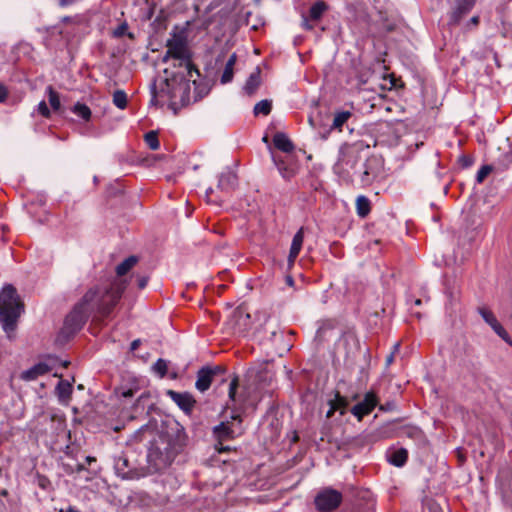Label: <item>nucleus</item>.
I'll list each match as a JSON object with an SVG mask.
<instances>
[{
    "label": "nucleus",
    "mask_w": 512,
    "mask_h": 512,
    "mask_svg": "<svg viewBox=\"0 0 512 512\" xmlns=\"http://www.w3.org/2000/svg\"><path fill=\"white\" fill-rule=\"evenodd\" d=\"M188 437L184 427L176 420L163 422L157 438L151 443L147 460L154 471H161L174 461L186 447Z\"/></svg>",
    "instance_id": "1"
},
{
    "label": "nucleus",
    "mask_w": 512,
    "mask_h": 512,
    "mask_svg": "<svg viewBox=\"0 0 512 512\" xmlns=\"http://www.w3.org/2000/svg\"><path fill=\"white\" fill-rule=\"evenodd\" d=\"M166 78L163 80L160 89L158 90L155 83L151 87V104H157L159 98H167L172 104H180L185 106L190 103V82L196 83V79L192 80L187 72L186 74L180 72H170L169 69H164Z\"/></svg>",
    "instance_id": "2"
},
{
    "label": "nucleus",
    "mask_w": 512,
    "mask_h": 512,
    "mask_svg": "<svg viewBox=\"0 0 512 512\" xmlns=\"http://www.w3.org/2000/svg\"><path fill=\"white\" fill-rule=\"evenodd\" d=\"M127 281L124 279L115 280L109 286L95 285L89 288L86 293H92L91 299L87 302V307L91 308V313L98 320L108 318L115 306L120 301Z\"/></svg>",
    "instance_id": "3"
},
{
    "label": "nucleus",
    "mask_w": 512,
    "mask_h": 512,
    "mask_svg": "<svg viewBox=\"0 0 512 512\" xmlns=\"http://www.w3.org/2000/svg\"><path fill=\"white\" fill-rule=\"evenodd\" d=\"M22 308L23 304L15 287L11 284L5 285L0 292V322L6 333L15 330Z\"/></svg>",
    "instance_id": "4"
},
{
    "label": "nucleus",
    "mask_w": 512,
    "mask_h": 512,
    "mask_svg": "<svg viewBox=\"0 0 512 512\" xmlns=\"http://www.w3.org/2000/svg\"><path fill=\"white\" fill-rule=\"evenodd\" d=\"M368 146L365 147L363 143L357 142L354 144H345L340 149V155L335 169L342 174L349 175L350 172L358 174V164L363 161L364 153L367 151Z\"/></svg>",
    "instance_id": "5"
},
{
    "label": "nucleus",
    "mask_w": 512,
    "mask_h": 512,
    "mask_svg": "<svg viewBox=\"0 0 512 512\" xmlns=\"http://www.w3.org/2000/svg\"><path fill=\"white\" fill-rule=\"evenodd\" d=\"M166 47L169 54L173 55V59L178 61L174 67H184L190 76L192 73H195L197 77L200 76L198 68L192 62V53L184 37L174 34L171 39L167 40Z\"/></svg>",
    "instance_id": "6"
},
{
    "label": "nucleus",
    "mask_w": 512,
    "mask_h": 512,
    "mask_svg": "<svg viewBox=\"0 0 512 512\" xmlns=\"http://www.w3.org/2000/svg\"><path fill=\"white\" fill-rule=\"evenodd\" d=\"M92 293H85L82 298L74 305L72 311L66 316L62 332L68 336L74 335L85 325L92 315L91 308L87 307V302L91 299Z\"/></svg>",
    "instance_id": "7"
},
{
    "label": "nucleus",
    "mask_w": 512,
    "mask_h": 512,
    "mask_svg": "<svg viewBox=\"0 0 512 512\" xmlns=\"http://www.w3.org/2000/svg\"><path fill=\"white\" fill-rule=\"evenodd\" d=\"M235 421L240 425L242 419L240 415H233L232 421H222L212 429L213 437L216 441L215 449L219 452H227L230 450L229 446H224L223 442L230 441L236 436V424Z\"/></svg>",
    "instance_id": "8"
},
{
    "label": "nucleus",
    "mask_w": 512,
    "mask_h": 512,
    "mask_svg": "<svg viewBox=\"0 0 512 512\" xmlns=\"http://www.w3.org/2000/svg\"><path fill=\"white\" fill-rule=\"evenodd\" d=\"M225 374L226 368L224 366H204L197 372L195 387L198 391L205 392L210 388L213 381L224 383L226 381Z\"/></svg>",
    "instance_id": "9"
},
{
    "label": "nucleus",
    "mask_w": 512,
    "mask_h": 512,
    "mask_svg": "<svg viewBox=\"0 0 512 512\" xmlns=\"http://www.w3.org/2000/svg\"><path fill=\"white\" fill-rule=\"evenodd\" d=\"M314 502L320 512H331L340 506L342 494L335 489L326 488L317 494Z\"/></svg>",
    "instance_id": "10"
},
{
    "label": "nucleus",
    "mask_w": 512,
    "mask_h": 512,
    "mask_svg": "<svg viewBox=\"0 0 512 512\" xmlns=\"http://www.w3.org/2000/svg\"><path fill=\"white\" fill-rule=\"evenodd\" d=\"M364 162L359 169V177L363 185H370L379 172V159L376 156H364Z\"/></svg>",
    "instance_id": "11"
},
{
    "label": "nucleus",
    "mask_w": 512,
    "mask_h": 512,
    "mask_svg": "<svg viewBox=\"0 0 512 512\" xmlns=\"http://www.w3.org/2000/svg\"><path fill=\"white\" fill-rule=\"evenodd\" d=\"M478 313L483 320L492 328V330L507 344L512 346V339L504 327L499 323L494 313L486 307H478Z\"/></svg>",
    "instance_id": "12"
},
{
    "label": "nucleus",
    "mask_w": 512,
    "mask_h": 512,
    "mask_svg": "<svg viewBox=\"0 0 512 512\" xmlns=\"http://www.w3.org/2000/svg\"><path fill=\"white\" fill-rule=\"evenodd\" d=\"M476 0H455V7L449 13L450 26H457L462 19L472 10Z\"/></svg>",
    "instance_id": "13"
},
{
    "label": "nucleus",
    "mask_w": 512,
    "mask_h": 512,
    "mask_svg": "<svg viewBox=\"0 0 512 512\" xmlns=\"http://www.w3.org/2000/svg\"><path fill=\"white\" fill-rule=\"evenodd\" d=\"M272 160L284 179L290 180L296 175L298 166L293 159L272 153Z\"/></svg>",
    "instance_id": "14"
},
{
    "label": "nucleus",
    "mask_w": 512,
    "mask_h": 512,
    "mask_svg": "<svg viewBox=\"0 0 512 512\" xmlns=\"http://www.w3.org/2000/svg\"><path fill=\"white\" fill-rule=\"evenodd\" d=\"M166 394L183 412L186 414L192 412L196 401L190 393L167 390Z\"/></svg>",
    "instance_id": "15"
},
{
    "label": "nucleus",
    "mask_w": 512,
    "mask_h": 512,
    "mask_svg": "<svg viewBox=\"0 0 512 512\" xmlns=\"http://www.w3.org/2000/svg\"><path fill=\"white\" fill-rule=\"evenodd\" d=\"M377 405V397L373 392L365 394L364 399L357 403L352 409L351 413L361 420L364 416L370 414Z\"/></svg>",
    "instance_id": "16"
},
{
    "label": "nucleus",
    "mask_w": 512,
    "mask_h": 512,
    "mask_svg": "<svg viewBox=\"0 0 512 512\" xmlns=\"http://www.w3.org/2000/svg\"><path fill=\"white\" fill-rule=\"evenodd\" d=\"M237 183V175L228 170L220 174L217 187L221 191L229 193L237 187Z\"/></svg>",
    "instance_id": "17"
},
{
    "label": "nucleus",
    "mask_w": 512,
    "mask_h": 512,
    "mask_svg": "<svg viewBox=\"0 0 512 512\" xmlns=\"http://www.w3.org/2000/svg\"><path fill=\"white\" fill-rule=\"evenodd\" d=\"M335 327H336L335 320H332V319L322 320L319 323V327H318L316 335H315V341H317L318 343L327 341L330 338Z\"/></svg>",
    "instance_id": "18"
},
{
    "label": "nucleus",
    "mask_w": 512,
    "mask_h": 512,
    "mask_svg": "<svg viewBox=\"0 0 512 512\" xmlns=\"http://www.w3.org/2000/svg\"><path fill=\"white\" fill-rule=\"evenodd\" d=\"M51 368L44 362H39L31 368L21 373V379L25 381H32L37 379L39 376L49 373Z\"/></svg>",
    "instance_id": "19"
},
{
    "label": "nucleus",
    "mask_w": 512,
    "mask_h": 512,
    "mask_svg": "<svg viewBox=\"0 0 512 512\" xmlns=\"http://www.w3.org/2000/svg\"><path fill=\"white\" fill-rule=\"evenodd\" d=\"M261 85V69L256 67L255 70L249 75L245 82L243 91L246 95L252 96L256 93Z\"/></svg>",
    "instance_id": "20"
},
{
    "label": "nucleus",
    "mask_w": 512,
    "mask_h": 512,
    "mask_svg": "<svg viewBox=\"0 0 512 512\" xmlns=\"http://www.w3.org/2000/svg\"><path fill=\"white\" fill-rule=\"evenodd\" d=\"M304 240V228L301 227L294 235L288 255L289 264H293L298 257Z\"/></svg>",
    "instance_id": "21"
},
{
    "label": "nucleus",
    "mask_w": 512,
    "mask_h": 512,
    "mask_svg": "<svg viewBox=\"0 0 512 512\" xmlns=\"http://www.w3.org/2000/svg\"><path fill=\"white\" fill-rule=\"evenodd\" d=\"M273 144L278 150L285 153H291L295 148L292 141L283 132H277L273 136Z\"/></svg>",
    "instance_id": "22"
},
{
    "label": "nucleus",
    "mask_w": 512,
    "mask_h": 512,
    "mask_svg": "<svg viewBox=\"0 0 512 512\" xmlns=\"http://www.w3.org/2000/svg\"><path fill=\"white\" fill-rule=\"evenodd\" d=\"M352 116H353L352 112H350L348 110L337 111L334 114L332 124H331L327 134L329 132H331L332 130H337V131L341 132L343 130V126L348 122V120Z\"/></svg>",
    "instance_id": "23"
},
{
    "label": "nucleus",
    "mask_w": 512,
    "mask_h": 512,
    "mask_svg": "<svg viewBox=\"0 0 512 512\" xmlns=\"http://www.w3.org/2000/svg\"><path fill=\"white\" fill-rule=\"evenodd\" d=\"M72 384L67 380H61L56 386V394L61 402H66L72 394Z\"/></svg>",
    "instance_id": "24"
},
{
    "label": "nucleus",
    "mask_w": 512,
    "mask_h": 512,
    "mask_svg": "<svg viewBox=\"0 0 512 512\" xmlns=\"http://www.w3.org/2000/svg\"><path fill=\"white\" fill-rule=\"evenodd\" d=\"M407 459H408V452L404 448L394 450L388 456V461L396 467H402L407 462Z\"/></svg>",
    "instance_id": "25"
},
{
    "label": "nucleus",
    "mask_w": 512,
    "mask_h": 512,
    "mask_svg": "<svg viewBox=\"0 0 512 512\" xmlns=\"http://www.w3.org/2000/svg\"><path fill=\"white\" fill-rule=\"evenodd\" d=\"M327 9V4L324 1L319 0L310 7L308 17L312 21H318Z\"/></svg>",
    "instance_id": "26"
},
{
    "label": "nucleus",
    "mask_w": 512,
    "mask_h": 512,
    "mask_svg": "<svg viewBox=\"0 0 512 512\" xmlns=\"http://www.w3.org/2000/svg\"><path fill=\"white\" fill-rule=\"evenodd\" d=\"M371 210L370 200L363 195H360L356 199V211L359 217L365 218Z\"/></svg>",
    "instance_id": "27"
},
{
    "label": "nucleus",
    "mask_w": 512,
    "mask_h": 512,
    "mask_svg": "<svg viewBox=\"0 0 512 512\" xmlns=\"http://www.w3.org/2000/svg\"><path fill=\"white\" fill-rule=\"evenodd\" d=\"M236 60H237V56L235 53H233L228 61L226 62V65H225V68H224V71H223V74L221 76V83L222 84H226V83H229L232 81L233 79V67L236 63Z\"/></svg>",
    "instance_id": "28"
},
{
    "label": "nucleus",
    "mask_w": 512,
    "mask_h": 512,
    "mask_svg": "<svg viewBox=\"0 0 512 512\" xmlns=\"http://www.w3.org/2000/svg\"><path fill=\"white\" fill-rule=\"evenodd\" d=\"M138 262V258L134 255L129 256L124 261H122L120 264L116 267V274L117 276H124L126 275Z\"/></svg>",
    "instance_id": "29"
},
{
    "label": "nucleus",
    "mask_w": 512,
    "mask_h": 512,
    "mask_svg": "<svg viewBox=\"0 0 512 512\" xmlns=\"http://www.w3.org/2000/svg\"><path fill=\"white\" fill-rule=\"evenodd\" d=\"M272 110V101L268 99H264L259 101L253 109V113L255 116H258L260 114L267 116L270 114Z\"/></svg>",
    "instance_id": "30"
},
{
    "label": "nucleus",
    "mask_w": 512,
    "mask_h": 512,
    "mask_svg": "<svg viewBox=\"0 0 512 512\" xmlns=\"http://www.w3.org/2000/svg\"><path fill=\"white\" fill-rule=\"evenodd\" d=\"M47 93H48L49 104H50L51 108L55 112H60L61 111V102H60V97H59L58 92L55 91L52 86H48Z\"/></svg>",
    "instance_id": "31"
},
{
    "label": "nucleus",
    "mask_w": 512,
    "mask_h": 512,
    "mask_svg": "<svg viewBox=\"0 0 512 512\" xmlns=\"http://www.w3.org/2000/svg\"><path fill=\"white\" fill-rule=\"evenodd\" d=\"M71 110L85 121H89L91 118V110L86 104L77 102Z\"/></svg>",
    "instance_id": "32"
},
{
    "label": "nucleus",
    "mask_w": 512,
    "mask_h": 512,
    "mask_svg": "<svg viewBox=\"0 0 512 512\" xmlns=\"http://www.w3.org/2000/svg\"><path fill=\"white\" fill-rule=\"evenodd\" d=\"M145 143L151 150H158L160 147V142L158 139V133L156 131H149L144 136Z\"/></svg>",
    "instance_id": "33"
},
{
    "label": "nucleus",
    "mask_w": 512,
    "mask_h": 512,
    "mask_svg": "<svg viewBox=\"0 0 512 512\" xmlns=\"http://www.w3.org/2000/svg\"><path fill=\"white\" fill-rule=\"evenodd\" d=\"M127 95L123 90H116L113 93V104L119 109H125L127 107Z\"/></svg>",
    "instance_id": "34"
},
{
    "label": "nucleus",
    "mask_w": 512,
    "mask_h": 512,
    "mask_svg": "<svg viewBox=\"0 0 512 512\" xmlns=\"http://www.w3.org/2000/svg\"><path fill=\"white\" fill-rule=\"evenodd\" d=\"M329 403H330V409L326 413L327 418H330L333 415L335 410H337L341 407H345L346 400L344 398H342L339 394H336L335 401L330 400Z\"/></svg>",
    "instance_id": "35"
},
{
    "label": "nucleus",
    "mask_w": 512,
    "mask_h": 512,
    "mask_svg": "<svg viewBox=\"0 0 512 512\" xmlns=\"http://www.w3.org/2000/svg\"><path fill=\"white\" fill-rule=\"evenodd\" d=\"M128 466V459L124 457H120L115 461V469L118 475H121L123 478L128 476V471L126 468Z\"/></svg>",
    "instance_id": "36"
},
{
    "label": "nucleus",
    "mask_w": 512,
    "mask_h": 512,
    "mask_svg": "<svg viewBox=\"0 0 512 512\" xmlns=\"http://www.w3.org/2000/svg\"><path fill=\"white\" fill-rule=\"evenodd\" d=\"M153 370L159 374L161 378L165 377L168 371V362L162 358H159L153 365Z\"/></svg>",
    "instance_id": "37"
},
{
    "label": "nucleus",
    "mask_w": 512,
    "mask_h": 512,
    "mask_svg": "<svg viewBox=\"0 0 512 512\" xmlns=\"http://www.w3.org/2000/svg\"><path fill=\"white\" fill-rule=\"evenodd\" d=\"M493 166L492 165H483L476 175V181L478 183H482L484 179L492 172Z\"/></svg>",
    "instance_id": "38"
},
{
    "label": "nucleus",
    "mask_w": 512,
    "mask_h": 512,
    "mask_svg": "<svg viewBox=\"0 0 512 512\" xmlns=\"http://www.w3.org/2000/svg\"><path fill=\"white\" fill-rule=\"evenodd\" d=\"M238 377L237 376H234L232 378V380L230 381V384H229V398L231 400H235V395H236V391H237V388H238Z\"/></svg>",
    "instance_id": "39"
},
{
    "label": "nucleus",
    "mask_w": 512,
    "mask_h": 512,
    "mask_svg": "<svg viewBox=\"0 0 512 512\" xmlns=\"http://www.w3.org/2000/svg\"><path fill=\"white\" fill-rule=\"evenodd\" d=\"M458 161L463 168H468L474 163L473 157L469 155H461Z\"/></svg>",
    "instance_id": "40"
},
{
    "label": "nucleus",
    "mask_w": 512,
    "mask_h": 512,
    "mask_svg": "<svg viewBox=\"0 0 512 512\" xmlns=\"http://www.w3.org/2000/svg\"><path fill=\"white\" fill-rule=\"evenodd\" d=\"M38 112L41 114L44 118H49L51 115V112L46 104L45 101H41L38 104Z\"/></svg>",
    "instance_id": "41"
},
{
    "label": "nucleus",
    "mask_w": 512,
    "mask_h": 512,
    "mask_svg": "<svg viewBox=\"0 0 512 512\" xmlns=\"http://www.w3.org/2000/svg\"><path fill=\"white\" fill-rule=\"evenodd\" d=\"M310 21L311 20L309 19V17L303 15L302 16V24H301L302 28L305 29V30H312V29H314V25L311 24Z\"/></svg>",
    "instance_id": "42"
},
{
    "label": "nucleus",
    "mask_w": 512,
    "mask_h": 512,
    "mask_svg": "<svg viewBox=\"0 0 512 512\" xmlns=\"http://www.w3.org/2000/svg\"><path fill=\"white\" fill-rule=\"evenodd\" d=\"M148 277L147 276H139L137 278V286L139 289H144L147 286L148 283Z\"/></svg>",
    "instance_id": "43"
},
{
    "label": "nucleus",
    "mask_w": 512,
    "mask_h": 512,
    "mask_svg": "<svg viewBox=\"0 0 512 512\" xmlns=\"http://www.w3.org/2000/svg\"><path fill=\"white\" fill-rule=\"evenodd\" d=\"M49 484H50V481H49V479L47 477H45V476H39L38 477V485L42 489H46Z\"/></svg>",
    "instance_id": "44"
},
{
    "label": "nucleus",
    "mask_w": 512,
    "mask_h": 512,
    "mask_svg": "<svg viewBox=\"0 0 512 512\" xmlns=\"http://www.w3.org/2000/svg\"><path fill=\"white\" fill-rule=\"evenodd\" d=\"M504 160L506 161V163L503 164L502 170H506L508 166L512 163V151L504 155Z\"/></svg>",
    "instance_id": "45"
},
{
    "label": "nucleus",
    "mask_w": 512,
    "mask_h": 512,
    "mask_svg": "<svg viewBox=\"0 0 512 512\" xmlns=\"http://www.w3.org/2000/svg\"><path fill=\"white\" fill-rule=\"evenodd\" d=\"M8 97V91L4 85L0 84V103L4 102Z\"/></svg>",
    "instance_id": "46"
},
{
    "label": "nucleus",
    "mask_w": 512,
    "mask_h": 512,
    "mask_svg": "<svg viewBox=\"0 0 512 512\" xmlns=\"http://www.w3.org/2000/svg\"><path fill=\"white\" fill-rule=\"evenodd\" d=\"M62 23H77V17L65 16L61 19Z\"/></svg>",
    "instance_id": "47"
},
{
    "label": "nucleus",
    "mask_w": 512,
    "mask_h": 512,
    "mask_svg": "<svg viewBox=\"0 0 512 512\" xmlns=\"http://www.w3.org/2000/svg\"><path fill=\"white\" fill-rule=\"evenodd\" d=\"M141 344V340L140 339H135L131 342L130 344V350L131 351H135L136 349H138V347L140 346Z\"/></svg>",
    "instance_id": "48"
},
{
    "label": "nucleus",
    "mask_w": 512,
    "mask_h": 512,
    "mask_svg": "<svg viewBox=\"0 0 512 512\" xmlns=\"http://www.w3.org/2000/svg\"><path fill=\"white\" fill-rule=\"evenodd\" d=\"M479 21H480V18L479 16H473L469 22L467 23V26L469 25H473V26H477L479 24Z\"/></svg>",
    "instance_id": "49"
},
{
    "label": "nucleus",
    "mask_w": 512,
    "mask_h": 512,
    "mask_svg": "<svg viewBox=\"0 0 512 512\" xmlns=\"http://www.w3.org/2000/svg\"><path fill=\"white\" fill-rule=\"evenodd\" d=\"M76 0H59V5L61 7H66L68 5H71L75 2Z\"/></svg>",
    "instance_id": "50"
},
{
    "label": "nucleus",
    "mask_w": 512,
    "mask_h": 512,
    "mask_svg": "<svg viewBox=\"0 0 512 512\" xmlns=\"http://www.w3.org/2000/svg\"><path fill=\"white\" fill-rule=\"evenodd\" d=\"M170 59H173V55H170L169 50L167 49V51L165 52V54L162 57V62L167 63Z\"/></svg>",
    "instance_id": "51"
},
{
    "label": "nucleus",
    "mask_w": 512,
    "mask_h": 512,
    "mask_svg": "<svg viewBox=\"0 0 512 512\" xmlns=\"http://www.w3.org/2000/svg\"><path fill=\"white\" fill-rule=\"evenodd\" d=\"M126 29V25H121L118 27V29L115 31L116 36H122L124 34V30Z\"/></svg>",
    "instance_id": "52"
},
{
    "label": "nucleus",
    "mask_w": 512,
    "mask_h": 512,
    "mask_svg": "<svg viewBox=\"0 0 512 512\" xmlns=\"http://www.w3.org/2000/svg\"><path fill=\"white\" fill-rule=\"evenodd\" d=\"M393 360H394V354H393V353H391V354H389V355L387 356V358H386V363H387V365L391 364V363L393 362Z\"/></svg>",
    "instance_id": "53"
},
{
    "label": "nucleus",
    "mask_w": 512,
    "mask_h": 512,
    "mask_svg": "<svg viewBox=\"0 0 512 512\" xmlns=\"http://www.w3.org/2000/svg\"><path fill=\"white\" fill-rule=\"evenodd\" d=\"M132 395H133V391L130 390V389L125 391V392H123V396L124 397H132Z\"/></svg>",
    "instance_id": "54"
},
{
    "label": "nucleus",
    "mask_w": 512,
    "mask_h": 512,
    "mask_svg": "<svg viewBox=\"0 0 512 512\" xmlns=\"http://www.w3.org/2000/svg\"><path fill=\"white\" fill-rule=\"evenodd\" d=\"M212 193H213V189H212V188H209V189H207V191H206V196H207V197H210V195H211Z\"/></svg>",
    "instance_id": "55"
},
{
    "label": "nucleus",
    "mask_w": 512,
    "mask_h": 512,
    "mask_svg": "<svg viewBox=\"0 0 512 512\" xmlns=\"http://www.w3.org/2000/svg\"><path fill=\"white\" fill-rule=\"evenodd\" d=\"M287 281H288L289 284H292L293 283L292 277H288Z\"/></svg>",
    "instance_id": "56"
},
{
    "label": "nucleus",
    "mask_w": 512,
    "mask_h": 512,
    "mask_svg": "<svg viewBox=\"0 0 512 512\" xmlns=\"http://www.w3.org/2000/svg\"><path fill=\"white\" fill-rule=\"evenodd\" d=\"M415 304H416V305H420V304H421V300H420V299H416V300H415Z\"/></svg>",
    "instance_id": "57"
},
{
    "label": "nucleus",
    "mask_w": 512,
    "mask_h": 512,
    "mask_svg": "<svg viewBox=\"0 0 512 512\" xmlns=\"http://www.w3.org/2000/svg\"><path fill=\"white\" fill-rule=\"evenodd\" d=\"M83 469H84V466H83V465H81V464H80V465H78V471L83 470Z\"/></svg>",
    "instance_id": "58"
},
{
    "label": "nucleus",
    "mask_w": 512,
    "mask_h": 512,
    "mask_svg": "<svg viewBox=\"0 0 512 512\" xmlns=\"http://www.w3.org/2000/svg\"><path fill=\"white\" fill-rule=\"evenodd\" d=\"M86 459H87V461H88V462H91L92 460H94V459H93V458H91V457H87Z\"/></svg>",
    "instance_id": "59"
},
{
    "label": "nucleus",
    "mask_w": 512,
    "mask_h": 512,
    "mask_svg": "<svg viewBox=\"0 0 512 512\" xmlns=\"http://www.w3.org/2000/svg\"><path fill=\"white\" fill-rule=\"evenodd\" d=\"M263 141H264V142H268V137H267V136H265V137L263 138Z\"/></svg>",
    "instance_id": "60"
},
{
    "label": "nucleus",
    "mask_w": 512,
    "mask_h": 512,
    "mask_svg": "<svg viewBox=\"0 0 512 512\" xmlns=\"http://www.w3.org/2000/svg\"><path fill=\"white\" fill-rule=\"evenodd\" d=\"M380 410L385 411V410H387V408H385L384 406H380Z\"/></svg>",
    "instance_id": "61"
},
{
    "label": "nucleus",
    "mask_w": 512,
    "mask_h": 512,
    "mask_svg": "<svg viewBox=\"0 0 512 512\" xmlns=\"http://www.w3.org/2000/svg\"><path fill=\"white\" fill-rule=\"evenodd\" d=\"M398 347H399V343H396L394 346L395 350L398 349Z\"/></svg>",
    "instance_id": "62"
},
{
    "label": "nucleus",
    "mask_w": 512,
    "mask_h": 512,
    "mask_svg": "<svg viewBox=\"0 0 512 512\" xmlns=\"http://www.w3.org/2000/svg\"><path fill=\"white\" fill-rule=\"evenodd\" d=\"M322 138H323V139H326V138H327V134H324V135L322 136Z\"/></svg>",
    "instance_id": "63"
}]
</instances>
